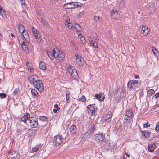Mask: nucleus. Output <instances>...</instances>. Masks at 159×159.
Instances as JSON below:
<instances>
[{
    "mask_svg": "<svg viewBox=\"0 0 159 159\" xmlns=\"http://www.w3.org/2000/svg\"><path fill=\"white\" fill-rule=\"evenodd\" d=\"M138 84L139 82L137 80H129L127 83L128 88L130 91L134 92V91L138 90Z\"/></svg>",
    "mask_w": 159,
    "mask_h": 159,
    "instance_id": "obj_1",
    "label": "nucleus"
},
{
    "mask_svg": "<svg viewBox=\"0 0 159 159\" xmlns=\"http://www.w3.org/2000/svg\"><path fill=\"white\" fill-rule=\"evenodd\" d=\"M53 54L57 59L61 61L65 58V54L62 51L60 50L57 48L54 49L53 50Z\"/></svg>",
    "mask_w": 159,
    "mask_h": 159,
    "instance_id": "obj_2",
    "label": "nucleus"
},
{
    "mask_svg": "<svg viewBox=\"0 0 159 159\" xmlns=\"http://www.w3.org/2000/svg\"><path fill=\"white\" fill-rule=\"evenodd\" d=\"M20 155L16 151L12 150H9L8 152L7 159H19Z\"/></svg>",
    "mask_w": 159,
    "mask_h": 159,
    "instance_id": "obj_3",
    "label": "nucleus"
},
{
    "mask_svg": "<svg viewBox=\"0 0 159 159\" xmlns=\"http://www.w3.org/2000/svg\"><path fill=\"white\" fill-rule=\"evenodd\" d=\"M67 71L71 76L75 80H78L79 78L78 75L75 69L71 66L68 67Z\"/></svg>",
    "mask_w": 159,
    "mask_h": 159,
    "instance_id": "obj_4",
    "label": "nucleus"
},
{
    "mask_svg": "<svg viewBox=\"0 0 159 159\" xmlns=\"http://www.w3.org/2000/svg\"><path fill=\"white\" fill-rule=\"evenodd\" d=\"M134 113L132 110L129 109L126 111V115L125 116V123H130L132 120V116L133 115Z\"/></svg>",
    "mask_w": 159,
    "mask_h": 159,
    "instance_id": "obj_5",
    "label": "nucleus"
},
{
    "mask_svg": "<svg viewBox=\"0 0 159 159\" xmlns=\"http://www.w3.org/2000/svg\"><path fill=\"white\" fill-rule=\"evenodd\" d=\"M94 139L95 143L99 144L102 143L103 140L105 139V134L102 133L97 134L95 135Z\"/></svg>",
    "mask_w": 159,
    "mask_h": 159,
    "instance_id": "obj_6",
    "label": "nucleus"
},
{
    "mask_svg": "<svg viewBox=\"0 0 159 159\" xmlns=\"http://www.w3.org/2000/svg\"><path fill=\"white\" fill-rule=\"evenodd\" d=\"M63 137L62 136L57 135L54 137L53 139V143L55 146L59 145L62 142Z\"/></svg>",
    "mask_w": 159,
    "mask_h": 159,
    "instance_id": "obj_7",
    "label": "nucleus"
},
{
    "mask_svg": "<svg viewBox=\"0 0 159 159\" xmlns=\"http://www.w3.org/2000/svg\"><path fill=\"white\" fill-rule=\"evenodd\" d=\"M29 81L34 85L39 80L38 77L36 75H31L28 78Z\"/></svg>",
    "mask_w": 159,
    "mask_h": 159,
    "instance_id": "obj_8",
    "label": "nucleus"
},
{
    "mask_svg": "<svg viewBox=\"0 0 159 159\" xmlns=\"http://www.w3.org/2000/svg\"><path fill=\"white\" fill-rule=\"evenodd\" d=\"M140 32L144 36H146L149 34L150 30L148 29V27L142 26H140L139 28Z\"/></svg>",
    "mask_w": 159,
    "mask_h": 159,
    "instance_id": "obj_9",
    "label": "nucleus"
},
{
    "mask_svg": "<svg viewBox=\"0 0 159 159\" xmlns=\"http://www.w3.org/2000/svg\"><path fill=\"white\" fill-rule=\"evenodd\" d=\"M32 30L34 36L36 39H37V42L40 43L41 41V38H40V35L39 33V31L34 27H32Z\"/></svg>",
    "mask_w": 159,
    "mask_h": 159,
    "instance_id": "obj_10",
    "label": "nucleus"
},
{
    "mask_svg": "<svg viewBox=\"0 0 159 159\" xmlns=\"http://www.w3.org/2000/svg\"><path fill=\"white\" fill-rule=\"evenodd\" d=\"M38 90L41 92L44 90L43 85L42 81L39 80L34 85Z\"/></svg>",
    "mask_w": 159,
    "mask_h": 159,
    "instance_id": "obj_11",
    "label": "nucleus"
},
{
    "mask_svg": "<svg viewBox=\"0 0 159 159\" xmlns=\"http://www.w3.org/2000/svg\"><path fill=\"white\" fill-rule=\"evenodd\" d=\"M88 110V112L91 115H93L95 113V110L93 105L91 104L88 106L87 107Z\"/></svg>",
    "mask_w": 159,
    "mask_h": 159,
    "instance_id": "obj_12",
    "label": "nucleus"
},
{
    "mask_svg": "<svg viewBox=\"0 0 159 159\" xmlns=\"http://www.w3.org/2000/svg\"><path fill=\"white\" fill-rule=\"evenodd\" d=\"M112 116V113L111 111L108 112V114H106L105 116V120L107 122H110Z\"/></svg>",
    "mask_w": 159,
    "mask_h": 159,
    "instance_id": "obj_13",
    "label": "nucleus"
},
{
    "mask_svg": "<svg viewBox=\"0 0 159 159\" xmlns=\"http://www.w3.org/2000/svg\"><path fill=\"white\" fill-rule=\"evenodd\" d=\"M30 118V116L28 113H26L25 114L24 116L21 118V120L24 123H26L27 120H28Z\"/></svg>",
    "mask_w": 159,
    "mask_h": 159,
    "instance_id": "obj_14",
    "label": "nucleus"
},
{
    "mask_svg": "<svg viewBox=\"0 0 159 159\" xmlns=\"http://www.w3.org/2000/svg\"><path fill=\"white\" fill-rule=\"evenodd\" d=\"M119 14H118L117 11L113 10L111 12V17L114 19H118Z\"/></svg>",
    "mask_w": 159,
    "mask_h": 159,
    "instance_id": "obj_15",
    "label": "nucleus"
},
{
    "mask_svg": "<svg viewBox=\"0 0 159 159\" xmlns=\"http://www.w3.org/2000/svg\"><path fill=\"white\" fill-rule=\"evenodd\" d=\"M30 125L32 128H36L38 125L37 120H31L30 121Z\"/></svg>",
    "mask_w": 159,
    "mask_h": 159,
    "instance_id": "obj_16",
    "label": "nucleus"
},
{
    "mask_svg": "<svg viewBox=\"0 0 159 159\" xmlns=\"http://www.w3.org/2000/svg\"><path fill=\"white\" fill-rule=\"evenodd\" d=\"M148 8L151 12H153L155 10V5L154 3L152 2L149 3Z\"/></svg>",
    "mask_w": 159,
    "mask_h": 159,
    "instance_id": "obj_17",
    "label": "nucleus"
},
{
    "mask_svg": "<svg viewBox=\"0 0 159 159\" xmlns=\"http://www.w3.org/2000/svg\"><path fill=\"white\" fill-rule=\"evenodd\" d=\"M95 97L96 98L100 101H102L105 99V97L102 94H95Z\"/></svg>",
    "mask_w": 159,
    "mask_h": 159,
    "instance_id": "obj_18",
    "label": "nucleus"
},
{
    "mask_svg": "<svg viewBox=\"0 0 159 159\" xmlns=\"http://www.w3.org/2000/svg\"><path fill=\"white\" fill-rule=\"evenodd\" d=\"M76 57V61L80 64L82 65V57L77 53H76L75 55Z\"/></svg>",
    "mask_w": 159,
    "mask_h": 159,
    "instance_id": "obj_19",
    "label": "nucleus"
},
{
    "mask_svg": "<svg viewBox=\"0 0 159 159\" xmlns=\"http://www.w3.org/2000/svg\"><path fill=\"white\" fill-rule=\"evenodd\" d=\"M156 147V145L154 143L149 145L148 147V151L150 152H153Z\"/></svg>",
    "mask_w": 159,
    "mask_h": 159,
    "instance_id": "obj_20",
    "label": "nucleus"
},
{
    "mask_svg": "<svg viewBox=\"0 0 159 159\" xmlns=\"http://www.w3.org/2000/svg\"><path fill=\"white\" fill-rule=\"evenodd\" d=\"M70 133L72 134H75L76 132V127L74 125H71L70 128Z\"/></svg>",
    "mask_w": 159,
    "mask_h": 159,
    "instance_id": "obj_21",
    "label": "nucleus"
},
{
    "mask_svg": "<svg viewBox=\"0 0 159 159\" xmlns=\"http://www.w3.org/2000/svg\"><path fill=\"white\" fill-rule=\"evenodd\" d=\"M22 34V35L24 37V38L25 39V40L28 43L30 42V39L29 36V35L27 34V33L25 31Z\"/></svg>",
    "mask_w": 159,
    "mask_h": 159,
    "instance_id": "obj_22",
    "label": "nucleus"
},
{
    "mask_svg": "<svg viewBox=\"0 0 159 159\" xmlns=\"http://www.w3.org/2000/svg\"><path fill=\"white\" fill-rule=\"evenodd\" d=\"M18 28L19 31L21 33H23L25 31V29L24 26L21 24H19L18 25Z\"/></svg>",
    "mask_w": 159,
    "mask_h": 159,
    "instance_id": "obj_23",
    "label": "nucleus"
},
{
    "mask_svg": "<svg viewBox=\"0 0 159 159\" xmlns=\"http://www.w3.org/2000/svg\"><path fill=\"white\" fill-rule=\"evenodd\" d=\"M0 14L4 18L7 17V15L1 6H0Z\"/></svg>",
    "mask_w": 159,
    "mask_h": 159,
    "instance_id": "obj_24",
    "label": "nucleus"
},
{
    "mask_svg": "<svg viewBox=\"0 0 159 159\" xmlns=\"http://www.w3.org/2000/svg\"><path fill=\"white\" fill-rule=\"evenodd\" d=\"M22 48L23 50H24L25 52L26 53L29 52V50L27 44L26 43H24L23 44H21Z\"/></svg>",
    "mask_w": 159,
    "mask_h": 159,
    "instance_id": "obj_25",
    "label": "nucleus"
},
{
    "mask_svg": "<svg viewBox=\"0 0 159 159\" xmlns=\"http://www.w3.org/2000/svg\"><path fill=\"white\" fill-rule=\"evenodd\" d=\"M26 66L28 70H29L31 72H33L34 69L31 66V62H27L26 63Z\"/></svg>",
    "mask_w": 159,
    "mask_h": 159,
    "instance_id": "obj_26",
    "label": "nucleus"
},
{
    "mask_svg": "<svg viewBox=\"0 0 159 159\" xmlns=\"http://www.w3.org/2000/svg\"><path fill=\"white\" fill-rule=\"evenodd\" d=\"M68 20H69V21H68V20H67V21H66L65 22V26L68 27V28L69 29H71L72 28V24L70 23L69 18H68Z\"/></svg>",
    "mask_w": 159,
    "mask_h": 159,
    "instance_id": "obj_27",
    "label": "nucleus"
},
{
    "mask_svg": "<svg viewBox=\"0 0 159 159\" xmlns=\"http://www.w3.org/2000/svg\"><path fill=\"white\" fill-rule=\"evenodd\" d=\"M39 66L41 69L43 70H44L46 69V64L43 62H41L39 63Z\"/></svg>",
    "mask_w": 159,
    "mask_h": 159,
    "instance_id": "obj_28",
    "label": "nucleus"
},
{
    "mask_svg": "<svg viewBox=\"0 0 159 159\" xmlns=\"http://www.w3.org/2000/svg\"><path fill=\"white\" fill-rule=\"evenodd\" d=\"M31 93L32 95L34 96L38 97L39 96L37 91L34 89H33L31 90Z\"/></svg>",
    "mask_w": 159,
    "mask_h": 159,
    "instance_id": "obj_29",
    "label": "nucleus"
},
{
    "mask_svg": "<svg viewBox=\"0 0 159 159\" xmlns=\"http://www.w3.org/2000/svg\"><path fill=\"white\" fill-rule=\"evenodd\" d=\"M64 6L66 9H72L74 8V7L71 6V2L66 4Z\"/></svg>",
    "mask_w": 159,
    "mask_h": 159,
    "instance_id": "obj_30",
    "label": "nucleus"
},
{
    "mask_svg": "<svg viewBox=\"0 0 159 159\" xmlns=\"http://www.w3.org/2000/svg\"><path fill=\"white\" fill-rule=\"evenodd\" d=\"M71 6L74 7V8L78 7L79 6L80 7L81 6V5L79 4L78 2H71Z\"/></svg>",
    "mask_w": 159,
    "mask_h": 159,
    "instance_id": "obj_31",
    "label": "nucleus"
},
{
    "mask_svg": "<svg viewBox=\"0 0 159 159\" xmlns=\"http://www.w3.org/2000/svg\"><path fill=\"white\" fill-rule=\"evenodd\" d=\"M41 22L46 28H48V27L47 22L44 20L42 19Z\"/></svg>",
    "mask_w": 159,
    "mask_h": 159,
    "instance_id": "obj_32",
    "label": "nucleus"
},
{
    "mask_svg": "<svg viewBox=\"0 0 159 159\" xmlns=\"http://www.w3.org/2000/svg\"><path fill=\"white\" fill-rule=\"evenodd\" d=\"M39 120L43 122H47V118L44 116H40L39 117Z\"/></svg>",
    "mask_w": 159,
    "mask_h": 159,
    "instance_id": "obj_33",
    "label": "nucleus"
},
{
    "mask_svg": "<svg viewBox=\"0 0 159 159\" xmlns=\"http://www.w3.org/2000/svg\"><path fill=\"white\" fill-rule=\"evenodd\" d=\"M18 41L20 44L21 45L23 44L24 43H25L22 37H19L18 39Z\"/></svg>",
    "mask_w": 159,
    "mask_h": 159,
    "instance_id": "obj_34",
    "label": "nucleus"
},
{
    "mask_svg": "<svg viewBox=\"0 0 159 159\" xmlns=\"http://www.w3.org/2000/svg\"><path fill=\"white\" fill-rule=\"evenodd\" d=\"M154 90L152 89H150L148 91V94L150 95H151L152 94H154Z\"/></svg>",
    "mask_w": 159,
    "mask_h": 159,
    "instance_id": "obj_35",
    "label": "nucleus"
},
{
    "mask_svg": "<svg viewBox=\"0 0 159 159\" xmlns=\"http://www.w3.org/2000/svg\"><path fill=\"white\" fill-rule=\"evenodd\" d=\"M152 48L154 54L155 56L157 55V51L156 48L153 46H152Z\"/></svg>",
    "mask_w": 159,
    "mask_h": 159,
    "instance_id": "obj_36",
    "label": "nucleus"
},
{
    "mask_svg": "<svg viewBox=\"0 0 159 159\" xmlns=\"http://www.w3.org/2000/svg\"><path fill=\"white\" fill-rule=\"evenodd\" d=\"M102 18V17H100L99 16H96L94 17L95 20L97 21H98L101 20Z\"/></svg>",
    "mask_w": 159,
    "mask_h": 159,
    "instance_id": "obj_37",
    "label": "nucleus"
},
{
    "mask_svg": "<svg viewBox=\"0 0 159 159\" xmlns=\"http://www.w3.org/2000/svg\"><path fill=\"white\" fill-rule=\"evenodd\" d=\"M46 53L47 54L50 59H52V57H53V56L51 52L48 51H47Z\"/></svg>",
    "mask_w": 159,
    "mask_h": 159,
    "instance_id": "obj_38",
    "label": "nucleus"
},
{
    "mask_svg": "<svg viewBox=\"0 0 159 159\" xmlns=\"http://www.w3.org/2000/svg\"><path fill=\"white\" fill-rule=\"evenodd\" d=\"M119 7L120 8H122L124 7V1L121 0L119 4Z\"/></svg>",
    "mask_w": 159,
    "mask_h": 159,
    "instance_id": "obj_39",
    "label": "nucleus"
},
{
    "mask_svg": "<svg viewBox=\"0 0 159 159\" xmlns=\"http://www.w3.org/2000/svg\"><path fill=\"white\" fill-rule=\"evenodd\" d=\"M6 97V95L4 93H0V98L1 99H2L5 98Z\"/></svg>",
    "mask_w": 159,
    "mask_h": 159,
    "instance_id": "obj_40",
    "label": "nucleus"
},
{
    "mask_svg": "<svg viewBox=\"0 0 159 159\" xmlns=\"http://www.w3.org/2000/svg\"><path fill=\"white\" fill-rule=\"evenodd\" d=\"M85 97L84 96H82L80 98H79V100L82 102H84L86 100Z\"/></svg>",
    "mask_w": 159,
    "mask_h": 159,
    "instance_id": "obj_41",
    "label": "nucleus"
},
{
    "mask_svg": "<svg viewBox=\"0 0 159 159\" xmlns=\"http://www.w3.org/2000/svg\"><path fill=\"white\" fill-rule=\"evenodd\" d=\"M155 130L156 132H159V122H157L156 124Z\"/></svg>",
    "mask_w": 159,
    "mask_h": 159,
    "instance_id": "obj_42",
    "label": "nucleus"
},
{
    "mask_svg": "<svg viewBox=\"0 0 159 159\" xmlns=\"http://www.w3.org/2000/svg\"><path fill=\"white\" fill-rule=\"evenodd\" d=\"M76 28L77 29V32H79V31L81 30V28L80 26L79 25H77L76 26Z\"/></svg>",
    "mask_w": 159,
    "mask_h": 159,
    "instance_id": "obj_43",
    "label": "nucleus"
},
{
    "mask_svg": "<svg viewBox=\"0 0 159 159\" xmlns=\"http://www.w3.org/2000/svg\"><path fill=\"white\" fill-rule=\"evenodd\" d=\"M124 159H131L130 156L127 154L126 153L124 157Z\"/></svg>",
    "mask_w": 159,
    "mask_h": 159,
    "instance_id": "obj_44",
    "label": "nucleus"
},
{
    "mask_svg": "<svg viewBox=\"0 0 159 159\" xmlns=\"http://www.w3.org/2000/svg\"><path fill=\"white\" fill-rule=\"evenodd\" d=\"M95 128L94 126H92L90 129V133H93L95 130Z\"/></svg>",
    "mask_w": 159,
    "mask_h": 159,
    "instance_id": "obj_45",
    "label": "nucleus"
},
{
    "mask_svg": "<svg viewBox=\"0 0 159 159\" xmlns=\"http://www.w3.org/2000/svg\"><path fill=\"white\" fill-rule=\"evenodd\" d=\"M81 40L82 41V43L84 44H85L86 43V42L84 39V37H80Z\"/></svg>",
    "mask_w": 159,
    "mask_h": 159,
    "instance_id": "obj_46",
    "label": "nucleus"
},
{
    "mask_svg": "<svg viewBox=\"0 0 159 159\" xmlns=\"http://www.w3.org/2000/svg\"><path fill=\"white\" fill-rule=\"evenodd\" d=\"M66 98L67 102H69V100L70 95L67 93H66Z\"/></svg>",
    "mask_w": 159,
    "mask_h": 159,
    "instance_id": "obj_47",
    "label": "nucleus"
},
{
    "mask_svg": "<svg viewBox=\"0 0 159 159\" xmlns=\"http://www.w3.org/2000/svg\"><path fill=\"white\" fill-rule=\"evenodd\" d=\"M89 41L90 42V45L91 46H93V45H94V44L95 43V41H93L92 40H89Z\"/></svg>",
    "mask_w": 159,
    "mask_h": 159,
    "instance_id": "obj_48",
    "label": "nucleus"
},
{
    "mask_svg": "<svg viewBox=\"0 0 159 159\" xmlns=\"http://www.w3.org/2000/svg\"><path fill=\"white\" fill-rule=\"evenodd\" d=\"M150 126V125L149 124H148V122H147L146 124H144L143 126L144 127H149Z\"/></svg>",
    "mask_w": 159,
    "mask_h": 159,
    "instance_id": "obj_49",
    "label": "nucleus"
},
{
    "mask_svg": "<svg viewBox=\"0 0 159 159\" xmlns=\"http://www.w3.org/2000/svg\"><path fill=\"white\" fill-rule=\"evenodd\" d=\"M32 151L33 152H36L38 150V148L36 147V148H33L32 149Z\"/></svg>",
    "mask_w": 159,
    "mask_h": 159,
    "instance_id": "obj_50",
    "label": "nucleus"
},
{
    "mask_svg": "<svg viewBox=\"0 0 159 159\" xmlns=\"http://www.w3.org/2000/svg\"><path fill=\"white\" fill-rule=\"evenodd\" d=\"M148 131H144V136H145V137H147V136H148V134L147 135H147L148 133Z\"/></svg>",
    "mask_w": 159,
    "mask_h": 159,
    "instance_id": "obj_51",
    "label": "nucleus"
},
{
    "mask_svg": "<svg viewBox=\"0 0 159 159\" xmlns=\"http://www.w3.org/2000/svg\"><path fill=\"white\" fill-rule=\"evenodd\" d=\"M93 37L95 39L97 40H98V38L96 34H94L93 35Z\"/></svg>",
    "mask_w": 159,
    "mask_h": 159,
    "instance_id": "obj_52",
    "label": "nucleus"
},
{
    "mask_svg": "<svg viewBox=\"0 0 159 159\" xmlns=\"http://www.w3.org/2000/svg\"><path fill=\"white\" fill-rule=\"evenodd\" d=\"M93 47L95 48H98V43L96 42H95V43L94 44V45H93Z\"/></svg>",
    "mask_w": 159,
    "mask_h": 159,
    "instance_id": "obj_53",
    "label": "nucleus"
},
{
    "mask_svg": "<svg viewBox=\"0 0 159 159\" xmlns=\"http://www.w3.org/2000/svg\"><path fill=\"white\" fill-rule=\"evenodd\" d=\"M60 109V108H57V109H53V111L54 113H56L57 112V111H59Z\"/></svg>",
    "mask_w": 159,
    "mask_h": 159,
    "instance_id": "obj_54",
    "label": "nucleus"
},
{
    "mask_svg": "<svg viewBox=\"0 0 159 159\" xmlns=\"http://www.w3.org/2000/svg\"><path fill=\"white\" fill-rule=\"evenodd\" d=\"M84 11H82L81 12H80L79 14V15L80 16H81L84 15Z\"/></svg>",
    "mask_w": 159,
    "mask_h": 159,
    "instance_id": "obj_55",
    "label": "nucleus"
},
{
    "mask_svg": "<svg viewBox=\"0 0 159 159\" xmlns=\"http://www.w3.org/2000/svg\"><path fill=\"white\" fill-rule=\"evenodd\" d=\"M54 107L56 109H57V108H60L59 107H58V105L57 104H55L54 105Z\"/></svg>",
    "mask_w": 159,
    "mask_h": 159,
    "instance_id": "obj_56",
    "label": "nucleus"
},
{
    "mask_svg": "<svg viewBox=\"0 0 159 159\" xmlns=\"http://www.w3.org/2000/svg\"><path fill=\"white\" fill-rule=\"evenodd\" d=\"M21 5H22V7L23 8H26V6L25 4V3H24V4H21Z\"/></svg>",
    "mask_w": 159,
    "mask_h": 159,
    "instance_id": "obj_57",
    "label": "nucleus"
},
{
    "mask_svg": "<svg viewBox=\"0 0 159 159\" xmlns=\"http://www.w3.org/2000/svg\"><path fill=\"white\" fill-rule=\"evenodd\" d=\"M143 91H140L139 93V95H140V96L141 97L143 95Z\"/></svg>",
    "mask_w": 159,
    "mask_h": 159,
    "instance_id": "obj_58",
    "label": "nucleus"
},
{
    "mask_svg": "<svg viewBox=\"0 0 159 159\" xmlns=\"http://www.w3.org/2000/svg\"><path fill=\"white\" fill-rule=\"evenodd\" d=\"M159 96V93H156L155 95V97L156 98H157Z\"/></svg>",
    "mask_w": 159,
    "mask_h": 159,
    "instance_id": "obj_59",
    "label": "nucleus"
},
{
    "mask_svg": "<svg viewBox=\"0 0 159 159\" xmlns=\"http://www.w3.org/2000/svg\"><path fill=\"white\" fill-rule=\"evenodd\" d=\"M71 43L73 46H75V43L74 42L71 41Z\"/></svg>",
    "mask_w": 159,
    "mask_h": 159,
    "instance_id": "obj_60",
    "label": "nucleus"
},
{
    "mask_svg": "<svg viewBox=\"0 0 159 159\" xmlns=\"http://www.w3.org/2000/svg\"><path fill=\"white\" fill-rule=\"evenodd\" d=\"M21 1V4H24L25 3V2L24 0H20Z\"/></svg>",
    "mask_w": 159,
    "mask_h": 159,
    "instance_id": "obj_61",
    "label": "nucleus"
},
{
    "mask_svg": "<svg viewBox=\"0 0 159 159\" xmlns=\"http://www.w3.org/2000/svg\"><path fill=\"white\" fill-rule=\"evenodd\" d=\"M134 77L136 79H137L139 77V76L138 75H134Z\"/></svg>",
    "mask_w": 159,
    "mask_h": 159,
    "instance_id": "obj_62",
    "label": "nucleus"
},
{
    "mask_svg": "<svg viewBox=\"0 0 159 159\" xmlns=\"http://www.w3.org/2000/svg\"><path fill=\"white\" fill-rule=\"evenodd\" d=\"M108 1H110L111 2H115L116 0H108Z\"/></svg>",
    "mask_w": 159,
    "mask_h": 159,
    "instance_id": "obj_63",
    "label": "nucleus"
},
{
    "mask_svg": "<svg viewBox=\"0 0 159 159\" xmlns=\"http://www.w3.org/2000/svg\"><path fill=\"white\" fill-rule=\"evenodd\" d=\"M17 90H15L14 91V92H14V93H16L17 92Z\"/></svg>",
    "mask_w": 159,
    "mask_h": 159,
    "instance_id": "obj_64",
    "label": "nucleus"
}]
</instances>
